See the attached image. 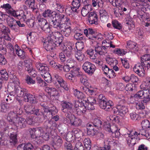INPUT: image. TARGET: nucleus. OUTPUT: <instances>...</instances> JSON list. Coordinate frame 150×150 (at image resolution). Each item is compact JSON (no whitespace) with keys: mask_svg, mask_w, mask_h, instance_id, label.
Segmentation results:
<instances>
[{"mask_svg":"<svg viewBox=\"0 0 150 150\" xmlns=\"http://www.w3.org/2000/svg\"><path fill=\"white\" fill-rule=\"evenodd\" d=\"M62 34L61 31L52 32L48 35L44 42L46 49L47 51L53 50L55 46H62L63 39L61 38Z\"/></svg>","mask_w":150,"mask_h":150,"instance_id":"nucleus-1","label":"nucleus"},{"mask_svg":"<svg viewBox=\"0 0 150 150\" xmlns=\"http://www.w3.org/2000/svg\"><path fill=\"white\" fill-rule=\"evenodd\" d=\"M150 68V54H146L141 57V63L136 64L133 68L134 71L140 76L145 74V70H147Z\"/></svg>","mask_w":150,"mask_h":150,"instance_id":"nucleus-2","label":"nucleus"},{"mask_svg":"<svg viewBox=\"0 0 150 150\" xmlns=\"http://www.w3.org/2000/svg\"><path fill=\"white\" fill-rule=\"evenodd\" d=\"M53 19L52 20V26L55 28H57L63 25H69L71 22L68 17L59 13L55 11Z\"/></svg>","mask_w":150,"mask_h":150,"instance_id":"nucleus-3","label":"nucleus"},{"mask_svg":"<svg viewBox=\"0 0 150 150\" xmlns=\"http://www.w3.org/2000/svg\"><path fill=\"white\" fill-rule=\"evenodd\" d=\"M141 134L144 136L146 139H150V134L148 132H146L144 130L142 129L139 132H131L129 134H125L126 140L129 145L130 144L133 145L135 143V140L138 135Z\"/></svg>","mask_w":150,"mask_h":150,"instance_id":"nucleus-4","label":"nucleus"},{"mask_svg":"<svg viewBox=\"0 0 150 150\" xmlns=\"http://www.w3.org/2000/svg\"><path fill=\"white\" fill-rule=\"evenodd\" d=\"M35 66L37 69L40 72L42 76L44 78L45 81L47 83H51L52 81V77L50 73L47 72L48 67L45 64L37 62L35 64Z\"/></svg>","mask_w":150,"mask_h":150,"instance_id":"nucleus-5","label":"nucleus"},{"mask_svg":"<svg viewBox=\"0 0 150 150\" xmlns=\"http://www.w3.org/2000/svg\"><path fill=\"white\" fill-rule=\"evenodd\" d=\"M97 101L100 108L106 111H110L113 105L112 101L109 100L106 101V98L103 94L99 95Z\"/></svg>","mask_w":150,"mask_h":150,"instance_id":"nucleus-6","label":"nucleus"},{"mask_svg":"<svg viewBox=\"0 0 150 150\" xmlns=\"http://www.w3.org/2000/svg\"><path fill=\"white\" fill-rule=\"evenodd\" d=\"M38 23L42 30L46 33H50L51 31L50 24L47 21L43 18L38 17Z\"/></svg>","mask_w":150,"mask_h":150,"instance_id":"nucleus-7","label":"nucleus"},{"mask_svg":"<svg viewBox=\"0 0 150 150\" xmlns=\"http://www.w3.org/2000/svg\"><path fill=\"white\" fill-rule=\"evenodd\" d=\"M82 68L85 72L89 75L93 74L96 70L95 65L88 61H86L83 63Z\"/></svg>","mask_w":150,"mask_h":150,"instance_id":"nucleus-8","label":"nucleus"},{"mask_svg":"<svg viewBox=\"0 0 150 150\" xmlns=\"http://www.w3.org/2000/svg\"><path fill=\"white\" fill-rule=\"evenodd\" d=\"M71 25V22L69 25H64L57 28V30L61 31L62 34L66 37H69L71 33V28L70 26Z\"/></svg>","mask_w":150,"mask_h":150,"instance_id":"nucleus-9","label":"nucleus"},{"mask_svg":"<svg viewBox=\"0 0 150 150\" xmlns=\"http://www.w3.org/2000/svg\"><path fill=\"white\" fill-rule=\"evenodd\" d=\"M75 107L77 114L79 115H83L87 110L86 106H85L83 103L78 101L75 103Z\"/></svg>","mask_w":150,"mask_h":150,"instance_id":"nucleus-10","label":"nucleus"},{"mask_svg":"<svg viewBox=\"0 0 150 150\" xmlns=\"http://www.w3.org/2000/svg\"><path fill=\"white\" fill-rule=\"evenodd\" d=\"M13 124L18 128H23L26 126L27 124L26 120L23 118L17 117L14 119Z\"/></svg>","mask_w":150,"mask_h":150,"instance_id":"nucleus-11","label":"nucleus"},{"mask_svg":"<svg viewBox=\"0 0 150 150\" xmlns=\"http://www.w3.org/2000/svg\"><path fill=\"white\" fill-rule=\"evenodd\" d=\"M61 105L62 106L61 110L63 112H73V106L72 103L64 101L62 103Z\"/></svg>","mask_w":150,"mask_h":150,"instance_id":"nucleus-12","label":"nucleus"},{"mask_svg":"<svg viewBox=\"0 0 150 150\" xmlns=\"http://www.w3.org/2000/svg\"><path fill=\"white\" fill-rule=\"evenodd\" d=\"M98 17L96 13L94 12H90L88 15V21L90 24L97 25Z\"/></svg>","mask_w":150,"mask_h":150,"instance_id":"nucleus-13","label":"nucleus"},{"mask_svg":"<svg viewBox=\"0 0 150 150\" xmlns=\"http://www.w3.org/2000/svg\"><path fill=\"white\" fill-rule=\"evenodd\" d=\"M7 21L8 25L11 30L17 32L18 27L17 25V21L14 18L11 17L9 18H7Z\"/></svg>","mask_w":150,"mask_h":150,"instance_id":"nucleus-14","label":"nucleus"},{"mask_svg":"<svg viewBox=\"0 0 150 150\" xmlns=\"http://www.w3.org/2000/svg\"><path fill=\"white\" fill-rule=\"evenodd\" d=\"M24 100L25 101L29 102L31 103H36L38 102L36 98L34 95L27 93L24 96Z\"/></svg>","mask_w":150,"mask_h":150,"instance_id":"nucleus-15","label":"nucleus"},{"mask_svg":"<svg viewBox=\"0 0 150 150\" xmlns=\"http://www.w3.org/2000/svg\"><path fill=\"white\" fill-rule=\"evenodd\" d=\"M92 10L91 5L87 4L85 5L82 7L81 10V13L82 16L85 17L90 13Z\"/></svg>","mask_w":150,"mask_h":150,"instance_id":"nucleus-16","label":"nucleus"},{"mask_svg":"<svg viewBox=\"0 0 150 150\" xmlns=\"http://www.w3.org/2000/svg\"><path fill=\"white\" fill-rule=\"evenodd\" d=\"M15 90L17 96L19 97H23L24 95H25L27 93L26 89L22 88L19 86H15Z\"/></svg>","mask_w":150,"mask_h":150,"instance_id":"nucleus-17","label":"nucleus"},{"mask_svg":"<svg viewBox=\"0 0 150 150\" xmlns=\"http://www.w3.org/2000/svg\"><path fill=\"white\" fill-rule=\"evenodd\" d=\"M125 19L126 21V23L128 26L129 29L131 28H133L134 27V22L133 21V19L131 17L129 14H126L125 15Z\"/></svg>","mask_w":150,"mask_h":150,"instance_id":"nucleus-18","label":"nucleus"},{"mask_svg":"<svg viewBox=\"0 0 150 150\" xmlns=\"http://www.w3.org/2000/svg\"><path fill=\"white\" fill-rule=\"evenodd\" d=\"M82 122V120L81 119L74 117H72V119L70 120V124L71 126L78 127L81 125Z\"/></svg>","mask_w":150,"mask_h":150,"instance_id":"nucleus-19","label":"nucleus"},{"mask_svg":"<svg viewBox=\"0 0 150 150\" xmlns=\"http://www.w3.org/2000/svg\"><path fill=\"white\" fill-rule=\"evenodd\" d=\"M143 90L137 92L136 94L138 98H143L144 96H147V94H149V92L150 91L149 89L145 88L144 87H143Z\"/></svg>","mask_w":150,"mask_h":150,"instance_id":"nucleus-20","label":"nucleus"},{"mask_svg":"<svg viewBox=\"0 0 150 150\" xmlns=\"http://www.w3.org/2000/svg\"><path fill=\"white\" fill-rule=\"evenodd\" d=\"M24 11L22 10H17L16 15L15 18H16L18 19L23 21H26L27 16L24 14Z\"/></svg>","mask_w":150,"mask_h":150,"instance_id":"nucleus-21","label":"nucleus"},{"mask_svg":"<svg viewBox=\"0 0 150 150\" xmlns=\"http://www.w3.org/2000/svg\"><path fill=\"white\" fill-rule=\"evenodd\" d=\"M32 62V60L28 58H26L24 60L25 70L28 72L33 69Z\"/></svg>","mask_w":150,"mask_h":150,"instance_id":"nucleus-22","label":"nucleus"},{"mask_svg":"<svg viewBox=\"0 0 150 150\" xmlns=\"http://www.w3.org/2000/svg\"><path fill=\"white\" fill-rule=\"evenodd\" d=\"M99 13L101 20L103 22L107 21L108 16L107 12L105 9H102L100 10Z\"/></svg>","mask_w":150,"mask_h":150,"instance_id":"nucleus-23","label":"nucleus"},{"mask_svg":"<svg viewBox=\"0 0 150 150\" xmlns=\"http://www.w3.org/2000/svg\"><path fill=\"white\" fill-rule=\"evenodd\" d=\"M17 134L16 133H11L10 135L9 142L11 145L15 146L18 143Z\"/></svg>","mask_w":150,"mask_h":150,"instance_id":"nucleus-24","label":"nucleus"},{"mask_svg":"<svg viewBox=\"0 0 150 150\" xmlns=\"http://www.w3.org/2000/svg\"><path fill=\"white\" fill-rule=\"evenodd\" d=\"M1 111L4 112L11 109L12 108V104L6 102L4 103H1Z\"/></svg>","mask_w":150,"mask_h":150,"instance_id":"nucleus-25","label":"nucleus"},{"mask_svg":"<svg viewBox=\"0 0 150 150\" xmlns=\"http://www.w3.org/2000/svg\"><path fill=\"white\" fill-rule=\"evenodd\" d=\"M45 91L50 95L55 96H57L58 94L57 91L56 89L53 88L47 87L46 88Z\"/></svg>","mask_w":150,"mask_h":150,"instance_id":"nucleus-26","label":"nucleus"},{"mask_svg":"<svg viewBox=\"0 0 150 150\" xmlns=\"http://www.w3.org/2000/svg\"><path fill=\"white\" fill-rule=\"evenodd\" d=\"M118 109L119 111L118 114L122 116H123L128 112L127 107L125 106L119 105Z\"/></svg>","mask_w":150,"mask_h":150,"instance_id":"nucleus-27","label":"nucleus"},{"mask_svg":"<svg viewBox=\"0 0 150 150\" xmlns=\"http://www.w3.org/2000/svg\"><path fill=\"white\" fill-rule=\"evenodd\" d=\"M112 42L110 40H104L102 42V47L105 50H107V48L109 47L115 48V45L112 44Z\"/></svg>","mask_w":150,"mask_h":150,"instance_id":"nucleus-28","label":"nucleus"},{"mask_svg":"<svg viewBox=\"0 0 150 150\" xmlns=\"http://www.w3.org/2000/svg\"><path fill=\"white\" fill-rule=\"evenodd\" d=\"M62 141L61 138L58 136L54 139L53 142V146L55 148L60 147L62 145Z\"/></svg>","mask_w":150,"mask_h":150,"instance_id":"nucleus-29","label":"nucleus"},{"mask_svg":"<svg viewBox=\"0 0 150 150\" xmlns=\"http://www.w3.org/2000/svg\"><path fill=\"white\" fill-rule=\"evenodd\" d=\"M31 141L35 144H40L41 142L40 137H38V135L34 132L31 134Z\"/></svg>","mask_w":150,"mask_h":150,"instance_id":"nucleus-30","label":"nucleus"},{"mask_svg":"<svg viewBox=\"0 0 150 150\" xmlns=\"http://www.w3.org/2000/svg\"><path fill=\"white\" fill-rule=\"evenodd\" d=\"M55 11H52L51 10L48 9L45 10L42 13V16L44 18L52 17L53 18Z\"/></svg>","mask_w":150,"mask_h":150,"instance_id":"nucleus-31","label":"nucleus"},{"mask_svg":"<svg viewBox=\"0 0 150 150\" xmlns=\"http://www.w3.org/2000/svg\"><path fill=\"white\" fill-rule=\"evenodd\" d=\"M126 47L127 48L133 50L134 51H138V50L136 43L131 41H129L127 42Z\"/></svg>","mask_w":150,"mask_h":150,"instance_id":"nucleus-32","label":"nucleus"},{"mask_svg":"<svg viewBox=\"0 0 150 150\" xmlns=\"http://www.w3.org/2000/svg\"><path fill=\"white\" fill-rule=\"evenodd\" d=\"M96 52L100 55H105L107 52V50L101 47L98 46L95 48Z\"/></svg>","mask_w":150,"mask_h":150,"instance_id":"nucleus-33","label":"nucleus"},{"mask_svg":"<svg viewBox=\"0 0 150 150\" xmlns=\"http://www.w3.org/2000/svg\"><path fill=\"white\" fill-rule=\"evenodd\" d=\"M37 33H30L28 35L27 39L28 40L31 41L32 42H34L37 39Z\"/></svg>","mask_w":150,"mask_h":150,"instance_id":"nucleus-34","label":"nucleus"},{"mask_svg":"<svg viewBox=\"0 0 150 150\" xmlns=\"http://www.w3.org/2000/svg\"><path fill=\"white\" fill-rule=\"evenodd\" d=\"M54 57V55L52 56L50 55H48L47 56V58L51 67L55 69L57 63L55 62L54 61L53 57Z\"/></svg>","mask_w":150,"mask_h":150,"instance_id":"nucleus-35","label":"nucleus"},{"mask_svg":"<svg viewBox=\"0 0 150 150\" xmlns=\"http://www.w3.org/2000/svg\"><path fill=\"white\" fill-rule=\"evenodd\" d=\"M65 11L67 14L69 15H72L74 13H78V11H77L74 8L70 6H67L65 9Z\"/></svg>","mask_w":150,"mask_h":150,"instance_id":"nucleus-36","label":"nucleus"},{"mask_svg":"<svg viewBox=\"0 0 150 150\" xmlns=\"http://www.w3.org/2000/svg\"><path fill=\"white\" fill-rule=\"evenodd\" d=\"M106 61L111 66L116 65L118 64L117 61L115 58L108 57L106 59Z\"/></svg>","mask_w":150,"mask_h":150,"instance_id":"nucleus-37","label":"nucleus"},{"mask_svg":"<svg viewBox=\"0 0 150 150\" xmlns=\"http://www.w3.org/2000/svg\"><path fill=\"white\" fill-rule=\"evenodd\" d=\"M75 56L77 59L79 61H83L85 56L80 51H78L75 53Z\"/></svg>","mask_w":150,"mask_h":150,"instance_id":"nucleus-38","label":"nucleus"},{"mask_svg":"<svg viewBox=\"0 0 150 150\" xmlns=\"http://www.w3.org/2000/svg\"><path fill=\"white\" fill-rule=\"evenodd\" d=\"M17 115L16 113L13 112H10L7 117V120L9 122H12L13 123L14 119L16 118Z\"/></svg>","mask_w":150,"mask_h":150,"instance_id":"nucleus-39","label":"nucleus"},{"mask_svg":"<svg viewBox=\"0 0 150 150\" xmlns=\"http://www.w3.org/2000/svg\"><path fill=\"white\" fill-rule=\"evenodd\" d=\"M32 131L38 135V137H41L42 133L44 132L43 129L41 127H37L33 129Z\"/></svg>","mask_w":150,"mask_h":150,"instance_id":"nucleus-40","label":"nucleus"},{"mask_svg":"<svg viewBox=\"0 0 150 150\" xmlns=\"http://www.w3.org/2000/svg\"><path fill=\"white\" fill-rule=\"evenodd\" d=\"M87 54L89 56L90 58L92 59H95L97 57L96 53L94 54V50L92 49L88 50L86 51Z\"/></svg>","mask_w":150,"mask_h":150,"instance_id":"nucleus-41","label":"nucleus"},{"mask_svg":"<svg viewBox=\"0 0 150 150\" xmlns=\"http://www.w3.org/2000/svg\"><path fill=\"white\" fill-rule=\"evenodd\" d=\"M25 112L26 113L30 115L34 113L35 108H33L31 105H28L24 107Z\"/></svg>","mask_w":150,"mask_h":150,"instance_id":"nucleus-42","label":"nucleus"},{"mask_svg":"<svg viewBox=\"0 0 150 150\" xmlns=\"http://www.w3.org/2000/svg\"><path fill=\"white\" fill-rule=\"evenodd\" d=\"M144 1L145 0H131L132 6L134 7H138V8Z\"/></svg>","mask_w":150,"mask_h":150,"instance_id":"nucleus-43","label":"nucleus"},{"mask_svg":"<svg viewBox=\"0 0 150 150\" xmlns=\"http://www.w3.org/2000/svg\"><path fill=\"white\" fill-rule=\"evenodd\" d=\"M72 134L76 138H79L82 135V132L79 129H74L72 130Z\"/></svg>","mask_w":150,"mask_h":150,"instance_id":"nucleus-44","label":"nucleus"},{"mask_svg":"<svg viewBox=\"0 0 150 150\" xmlns=\"http://www.w3.org/2000/svg\"><path fill=\"white\" fill-rule=\"evenodd\" d=\"M81 0H73L72 2L73 7L75 9H76L77 11H78L81 5Z\"/></svg>","mask_w":150,"mask_h":150,"instance_id":"nucleus-45","label":"nucleus"},{"mask_svg":"<svg viewBox=\"0 0 150 150\" xmlns=\"http://www.w3.org/2000/svg\"><path fill=\"white\" fill-rule=\"evenodd\" d=\"M112 24L113 27L116 29L119 30L122 29V25L121 23L117 20H114L112 21Z\"/></svg>","mask_w":150,"mask_h":150,"instance_id":"nucleus-46","label":"nucleus"},{"mask_svg":"<svg viewBox=\"0 0 150 150\" xmlns=\"http://www.w3.org/2000/svg\"><path fill=\"white\" fill-rule=\"evenodd\" d=\"M14 97L11 95H6L4 98V101H6V102L12 104L13 102Z\"/></svg>","mask_w":150,"mask_h":150,"instance_id":"nucleus-47","label":"nucleus"},{"mask_svg":"<svg viewBox=\"0 0 150 150\" xmlns=\"http://www.w3.org/2000/svg\"><path fill=\"white\" fill-rule=\"evenodd\" d=\"M73 50L72 47L70 46L64 51V53L68 57H70L73 54Z\"/></svg>","mask_w":150,"mask_h":150,"instance_id":"nucleus-48","label":"nucleus"},{"mask_svg":"<svg viewBox=\"0 0 150 150\" xmlns=\"http://www.w3.org/2000/svg\"><path fill=\"white\" fill-rule=\"evenodd\" d=\"M72 74L75 78L77 76L79 77L81 74V73L79 71V69L78 68H75L71 70Z\"/></svg>","mask_w":150,"mask_h":150,"instance_id":"nucleus-49","label":"nucleus"},{"mask_svg":"<svg viewBox=\"0 0 150 150\" xmlns=\"http://www.w3.org/2000/svg\"><path fill=\"white\" fill-rule=\"evenodd\" d=\"M74 95L78 99H82L85 97L84 95L82 92L78 91L77 89H76L74 91Z\"/></svg>","mask_w":150,"mask_h":150,"instance_id":"nucleus-50","label":"nucleus"},{"mask_svg":"<svg viewBox=\"0 0 150 150\" xmlns=\"http://www.w3.org/2000/svg\"><path fill=\"white\" fill-rule=\"evenodd\" d=\"M92 5L95 7L97 5L99 7H102L103 6V2L102 0H92Z\"/></svg>","mask_w":150,"mask_h":150,"instance_id":"nucleus-51","label":"nucleus"},{"mask_svg":"<svg viewBox=\"0 0 150 150\" xmlns=\"http://www.w3.org/2000/svg\"><path fill=\"white\" fill-rule=\"evenodd\" d=\"M1 77L4 80H7L8 79V75L6 69H2L0 71Z\"/></svg>","mask_w":150,"mask_h":150,"instance_id":"nucleus-52","label":"nucleus"},{"mask_svg":"<svg viewBox=\"0 0 150 150\" xmlns=\"http://www.w3.org/2000/svg\"><path fill=\"white\" fill-rule=\"evenodd\" d=\"M142 127L144 129H147L150 128V123L147 120H143L141 122Z\"/></svg>","mask_w":150,"mask_h":150,"instance_id":"nucleus-53","label":"nucleus"},{"mask_svg":"<svg viewBox=\"0 0 150 150\" xmlns=\"http://www.w3.org/2000/svg\"><path fill=\"white\" fill-rule=\"evenodd\" d=\"M95 32L92 29H88V38L90 39L93 40L96 38L95 35Z\"/></svg>","mask_w":150,"mask_h":150,"instance_id":"nucleus-54","label":"nucleus"},{"mask_svg":"<svg viewBox=\"0 0 150 150\" xmlns=\"http://www.w3.org/2000/svg\"><path fill=\"white\" fill-rule=\"evenodd\" d=\"M26 22L28 26L30 28H33L34 27L35 25L34 20L32 19H28L26 21H24Z\"/></svg>","mask_w":150,"mask_h":150,"instance_id":"nucleus-55","label":"nucleus"},{"mask_svg":"<svg viewBox=\"0 0 150 150\" xmlns=\"http://www.w3.org/2000/svg\"><path fill=\"white\" fill-rule=\"evenodd\" d=\"M56 8L57 10L60 12H62L64 11V6L61 4L59 2H56Z\"/></svg>","mask_w":150,"mask_h":150,"instance_id":"nucleus-56","label":"nucleus"},{"mask_svg":"<svg viewBox=\"0 0 150 150\" xmlns=\"http://www.w3.org/2000/svg\"><path fill=\"white\" fill-rule=\"evenodd\" d=\"M17 54L21 58L23 59L25 57V52L22 50L20 49H16Z\"/></svg>","mask_w":150,"mask_h":150,"instance_id":"nucleus-57","label":"nucleus"},{"mask_svg":"<svg viewBox=\"0 0 150 150\" xmlns=\"http://www.w3.org/2000/svg\"><path fill=\"white\" fill-rule=\"evenodd\" d=\"M113 52L115 53L120 55H123L126 53V52L123 50H121L120 49H115L113 51Z\"/></svg>","mask_w":150,"mask_h":150,"instance_id":"nucleus-58","label":"nucleus"},{"mask_svg":"<svg viewBox=\"0 0 150 150\" xmlns=\"http://www.w3.org/2000/svg\"><path fill=\"white\" fill-rule=\"evenodd\" d=\"M43 115L45 118H50L51 116L50 114L49 111V108H45L43 113Z\"/></svg>","mask_w":150,"mask_h":150,"instance_id":"nucleus-59","label":"nucleus"},{"mask_svg":"<svg viewBox=\"0 0 150 150\" xmlns=\"http://www.w3.org/2000/svg\"><path fill=\"white\" fill-rule=\"evenodd\" d=\"M65 77L71 82H74L75 81V78L72 73H68L66 74H65Z\"/></svg>","mask_w":150,"mask_h":150,"instance_id":"nucleus-60","label":"nucleus"},{"mask_svg":"<svg viewBox=\"0 0 150 150\" xmlns=\"http://www.w3.org/2000/svg\"><path fill=\"white\" fill-rule=\"evenodd\" d=\"M76 47L78 51H80L83 49L84 47L83 42H78L76 44Z\"/></svg>","mask_w":150,"mask_h":150,"instance_id":"nucleus-61","label":"nucleus"},{"mask_svg":"<svg viewBox=\"0 0 150 150\" xmlns=\"http://www.w3.org/2000/svg\"><path fill=\"white\" fill-rule=\"evenodd\" d=\"M34 148L33 145L30 143H28L25 144L23 147L24 150H32Z\"/></svg>","mask_w":150,"mask_h":150,"instance_id":"nucleus-62","label":"nucleus"},{"mask_svg":"<svg viewBox=\"0 0 150 150\" xmlns=\"http://www.w3.org/2000/svg\"><path fill=\"white\" fill-rule=\"evenodd\" d=\"M142 101L140 103H136V108L137 110H143L145 108V104L143 103Z\"/></svg>","mask_w":150,"mask_h":150,"instance_id":"nucleus-63","label":"nucleus"},{"mask_svg":"<svg viewBox=\"0 0 150 150\" xmlns=\"http://www.w3.org/2000/svg\"><path fill=\"white\" fill-rule=\"evenodd\" d=\"M147 96H144L143 98H144L142 101L145 105L148 103L150 100V91L149 92V94H146Z\"/></svg>","mask_w":150,"mask_h":150,"instance_id":"nucleus-64","label":"nucleus"}]
</instances>
